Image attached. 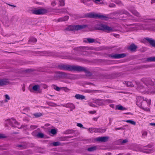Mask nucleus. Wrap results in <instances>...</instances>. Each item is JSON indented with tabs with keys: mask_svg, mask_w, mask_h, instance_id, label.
<instances>
[{
	"mask_svg": "<svg viewBox=\"0 0 155 155\" xmlns=\"http://www.w3.org/2000/svg\"><path fill=\"white\" fill-rule=\"evenodd\" d=\"M58 69L68 71H84L86 73H88L89 71L85 68L78 65H71L69 64H61L58 65Z\"/></svg>",
	"mask_w": 155,
	"mask_h": 155,
	"instance_id": "nucleus-1",
	"label": "nucleus"
},
{
	"mask_svg": "<svg viewBox=\"0 0 155 155\" xmlns=\"http://www.w3.org/2000/svg\"><path fill=\"white\" fill-rule=\"evenodd\" d=\"M136 104L139 107L146 111H150V109L147 107L150 104V100H147L143 97L139 96L137 98Z\"/></svg>",
	"mask_w": 155,
	"mask_h": 155,
	"instance_id": "nucleus-2",
	"label": "nucleus"
},
{
	"mask_svg": "<svg viewBox=\"0 0 155 155\" xmlns=\"http://www.w3.org/2000/svg\"><path fill=\"white\" fill-rule=\"evenodd\" d=\"M54 79L58 80L60 78L71 79L70 74L66 73L61 71H56L54 75Z\"/></svg>",
	"mask_w": 155,
	"mask_h": 155,
	"instance_id": "nucleus-3",
	"label": "nucleus"
},
{
	"mask_svg": "<svg viewBox=\"0 0 155 155\" xmlns=\"http://www.w3.org/2000/svg\"><path fill=\"white\" fill-rule=\"evenodd\" d=\"M87 25H70L65 28L64 29V31H73L75 30H78L87 27Z\"/></svg>",
	"mask_w": 155,
	"mask_h": 155,
	"instance_id": "nucleus-4",
	"label": "nucleus"
},
{
	"mask_svg": "<svg viewBox=\"0 0 155 155\" xmlns=\"http://www.w3.org/2000/svg\"><path fill=\"white\" fill-rule=\"evenodd\" d=\"M86 17L92 18H99L102 20H107L108 18L104 15H100L97 14H94L92 13H89L86 15Z\"/></svg>",
	"mask_w": 155,
	"mask_h": 155,
	"instance_id": "nucleus-5",
	"label": "nucleus"
},
{
	"mask_svg": "<svg viewBox=\"0 0 155 155\" xmlns=\"http://www.w3.org/2000/svg\"><path fill=\"white\" fill-rule=\"evenodd\" d=\"M5 124H8L12 127H17L18 128H19L20 124L15 119L12 118L11 119H9L5 121Z\"/></svg>",
	"mask_w": 155,
	"mask_h": 155,
	"instance_id": "nucleus-6",
	"label": "nucleus"
},
{
	"mask_svg": "<svg viewBox=\"0 0 155 155\" xmlns=\"http://www.w3.org/2000/svg\"><path fill=\"white\" fill-rule=\"evenodd\" d=\"M137 85H138L137 89L140 92L143 94H148L149 87L146 85L145 86L142 85H139V83L135 82Z\"/></svg>",
	"mask_w": 155,
	"mask_h": 155,
	"instance_id": "nucleus-7",
	"label": "nucleus"
},
{
	"mask_svg": "<svg viewBox=\"0 0 155 155\" xmlns=\"http://www.w3.org/2000/svg\"><path fill=\"white\" fill-rule=\"evenodd\" d=\"M141 81L147 86L148 85H153L154 84L155 79L150 78H143L141 79Z\"/></svg>",
	"mask_w": 155,
	"mask_h": 155,
	"instance_id": "nucleus-8",
	"label": "nucleus"
},
{
	"mask_svg": "<svg viewBox=\"0 0 155 155\" xmlns=\"http://www.w3.org/2000/svg\"><path fill=\"white\" fill-rule=\"evenodd\" d=\"M95 28L96 29L98 30H106L109 31H113V29L111 27L102 24L97 25Z\"/></svg>",
	"mask_w": 155,
	"mask_h": 155,
	"instance_id": "nucleus-9",
	"label": "nucleus"
},
{
	"mask_svg": "<svg viewBox=\"0 0 155 155\" xmlns=\"http://www.w3.org/2000/svg\"><path fill=\"white\" fill-rule=\"evenodd\" d=\"M47 12V10L44 9H33L31 11L32 14L36 15H42L46 13Z\"/></svg>",
	"mask_w": 155,
	"mask_h": 155,
	"instance_id": "nucleus-10",
	"label": "nucleus"
},
{
	"mask_svg": "<svg viewBox=\"0 0 155 155\" xmlns=\"http://www.w3.org/2000/svg\"><path fill=\"white\" fill-rule=\"evenodd\" d=\"M126 56L125 53L116 54H111L110 55L109 57L112 58L117 59L124 58Z\"/></svg>",
	"mask_w": 155,
	"mask_h": 155,
	"instance_id": "nucleus-11",
	"label": "nucleus"
},
{
	"mask_svg": "<svg viewBox=\"0 0 155 155\" xmlns=\"http://www.w3.org/2000/svg\"><path fill=\"white\" fill-rule=\"evenodd\" d=\"M134 7H129L128 8V9L136 17H140L141 15L136 10H134Z\"/></svg>",
	"mask_w": 155,
	"mask_h": 155,
	"instance_id": "nucleus-12",
	"label": "nucleus"
},
{
	"mask_svg": "<svg viewBox=\"0 0 155 155\" xmlns=\"http://www.w3.org/2000/svg\"><path fill=\"white\" fill-rule=\"evenodd\" d=\"M116 14H118L119 15L124 14L126 15L128 17H131L132 19L133 18V16L131 15L129 12L124 9L118 11L116 12Z\"/></svg>",
	"mask_w": 155,
	"mask_h": 155,
	"instance_id": "nucleus-13",
	"label": "nucleus"
},
{
	"mask_svg": "<svg viewBox=\"0 0 155 155\" xmlns=\"http://www.w3.org/2000/svg\"><path fill=\"white\" fill-rule=\"evenodd\" d=\"M144 39L147 41L153 47H155V40L152 38L148 37L144 38Z\"/></svg>",
	"mask_w": 155,
	"mask_h": 155,
	"instance_id": "nucleus-14",
	"label": "nucleus"
},
{
	"mask_svg": "<svg viewBox=\"0 0 155 155\" xmlns=\"http://www.w3.org/2000/svg\"><path fill=\"white\" fill-rule=\"evenodd\" d=\"M9 83V81L8 79H0V86H3L7 85Z\"/></svg>",
	"mask_w": 155,
	"mask_h": 155,
	"instance_id": "nucleus-15",
	"label": "nucleus"
},
{
	"mask_svg": "<svg viewBox=\"0 0 155 155\" xmlns=\"http://www.w3.org/2000/svg\"><path fill=\"white\" fill-rule=\"evenodd\" d=\"M109 138V137L107 136L99 137L97 138V140L98 141L106 142L108 140Z\"/></svg>",
	"mask_w": 155,
	"mask_h": 155,
	"instance_id": "nucleus-16",
	"label": "nucleus"
},
{
	"mask_svg": "<svg viewBox=\"0 0 155 155\" xmlns=\"http://www.w3.org/2000/svg\"><path fill=\"white\" fill-rule=\"evenodd\" d=\"M86 39L83 40V42L86 43H93L95 42V40L92 38H86Z\"/></svg>",
	"mask_w": 155,
	"mask_h": 155,
	"instance_id": "nucleus-17",
	"label": "nucleus"
},
{
	"mask_svg": "<svg viewBox=\"0 0 155 155\" xmlns=\"http://www.w3.org/2000/svg\"><path fill=\"white\" fill-rule=\"evenodd\" d=\"M155 94V87H149L148 94Z\"/></svg>",
	"mask_w": 155,
	"mask_h": 155,
	"instance_id": "nucleus-18",
	"label": "nucleus"
},
{
	"mask_svg": "<svg viewBox=\"0 0 155 155\" xmlns=\"http://www.w3.org/2000/svg\"><path fill=\"white\" fill-rule=\"evenodd\" d=\"M94 103L98 105L102 106L104 104V100L96 99L94 101Z\"/></svg>",
	"mask_w": 155,
	"mask_h": 155,
	"instance_id": "nucleus-19",
	"label": "nucleus"
},
{
	"mask_svg": "<svg viewBox=\"0 0 155 155\" xmlns=\"http://www.w3.org/2000/svg\"><path fill=\"white\" fill-rule=\"evenodd\" d=\"M106 130L105 129H100L94 128V132H99V133H104L105 132Z\"/></svg>",
	"mask_w": 155,
	"mask_h": 155,
	"instance_id": "nucleus-20",
	"label": "nucleus"
},
{
	"mask_svg": "<svg viewBox=\"0 0 155 155\" xmlns=\"http://www.w3.org/2000/svg\"><path fill=\"white\" fill-rule=\"evenodd\" d=\"M68 18L69 17L68 16H65L64 17L58 18L57 20V21L58 22L65 21L68 20Z\"/></svg>",
	"mask_w": 155,
	"mask_h": 155,
	"instance_id": "nucleus-21",
	"label": "nucleus"
},
{
	"mask_svg": "<svg viewBox=\"0 0 155 155\" xmlns=\"http://www.w3.org/2000/svg\"><path fill=\"white\" fill-rule=\"evenodd\" d=\"M75 98L77 99L82 100L85 99V96L79 94H76L75 96Z\"/></svg>",
	"mask_w": 155,
	"mask_h": 155,
	"instance_id": "nucleus-22",
	"label": "nucleus"
},
{
	"mask_svg": "<svg viewBox=\"0 0 155 155\" xmlns=\"http://www.w3.org/2000/svg\"><path fill=\"white\" fill-rule=\"evenodd\" d=\"M88 47H78L77 49L78 51H84L88 49Z\"/></svg>",
	"mask_w": 155,
	"mask_h": 155,
	"instance_id": "nucleus-23",
	"label": "nucleus"
},
{
	"mask_svg": "<svg viewBox=\"0 0 155 155\" xmlns=\"http://www.w3.org/2000/svg\"><path fill=\"white\" fill-rule=\"evenodd\" d=\"M55 12L60 13H67L68 11L66 8H63L60 9H57Z\"/></svg>",
	"mask_w": 155,
	"mask_h": 155,
	"instance_id": "nucleus-24",
	"label": "nucleus"
},
{
	"mask_svg": "<svg viewBox=\"0 0 155 155\" xmlns=\"http://www.w3.org/2000/svg\"><path fill=\"white\" fill-rule=\"evenodd\" d=\"M129 48L130 51H134L137 48V46L134 44H133L130 45Z\"/></svg>",
	"mask_w": 155,
	"mask_h": 155,
	"instance_id": "nucleus-25",
	"label": "nucleus"
},
{
	"mask_svg": "<svg viewBox=\"0 0 155 155\" xmlns=\"http://www.w3.org/2000/svg\"><path fill=\"white\" fill-rule=\"evenodd\" d=\"M145 62L155 61V57H150L145 59Z\"/></svg>",
	"mask_w": 155,
	"mask_h": 155,
	"instance_id": "nucleus-26",
	"label": "nucleus"
},
{
	"mask_svg": "<svg viewBox=\"0 0 155 155\" xmlns=\"http://www.w3.org/2000/svg\"><path fill=\"white\" fill-rule=\"evenodd\" d=\"M149 31H155V24H149Z\"/></svg>",
	"mask_w": 155,
	"mask_h": 155,
	"instance_id": "nucleus-27",
	"label": "nucleus"
},
{
	"mask_svg": "<svg viewBox=\"0 0 155 155\" xmlns=\"http://www.w3.org/2000/svg\"><path fill=\"white\" fill-rule=\"evenodd\" d=\"M66 107L70 108L71 110L72 111L75 108V106L72 103H68L67 104V106H66Z\"/></svg>",
	"mask_w": 155,
	"mask_h": 155,
	"instance_id": "nucleus-28",
	"label": "nucleus"
},
{
	"mask_svg": "<svg viewBox=\"0 0 155 155\" xmlns=\"http://www.w3.org/2000/svg\"><path fill=\"white\" fill-rule=\"evenodd\" d=\"M116 109L123 110H126L127 109L125 107H124L121 105H117L116 106Z\"/></svg>",
	"mask_w": 155,
	"mask_h": 155,
	"instance_id": "nucleus-29",
	"label": "nucleus"
},
{
	"mask_svg": "<svg viewBox=\"0 0 155 155\" xmlns=\"http://www.w3.org/2000/svg\"><path fill=\"white\" fill-rule=\"evenodd\" d=\"M97 149V147L96 146H92L87 149V150L89 152H93L96 150Z\"/></svg>",
	"mask_w": 155,
	"mask_h": 155,
	"instance_id": "nucleus-30",
	"label": "nucleus"
},
{
	"mask_svg": "<svg viewBox=\"0 0 155 155\" xmlns=\"http://www.w3.org/2000/svg\"><path fill=\"white\" fill-rule=\"evenodd\" d=\"M149 24H143L142 25L141 29L149 30Z\"/></svg>",
	"mask_w": 155,
	"mask_h": 155,
	"instance_id": "nucleus-31",
	"label": "nucleus"
},
{
	"mask_svg": "<svg viewBox=\"0 0 155 155\" xmlns=\"http://www.w3.org/2000/svg\"><path fill=\"white\" fill-rule=\"evenodd\" d=\"M123 83L128 87H132L133 86V85L132 83L130 81H124Z\"/></svg>",
	"mask_w": 155,
	"mask_h": 155,
	"instance_id": "nucleus-32",
	"label": "nucleus"
},
{
	"mask_svg": "<svg viewBox=\"0 0 155 155\" xmlns=\"http://www.w3.org/2000/svg\"><path fill=\"white\" fill-rule=\"evenodd\" d=\"M42 53L43 54V55L45 56H51L53 55V54L50 52L44 51Z\"/></svg>",
	"mask_w": 155,
	"mask_h": 155,
	"instance_id": "nucleus-33",
	"label": "nucleus"
},
{
	"mask_svg": "<svg viewBox=\"0 0 155 155\" xmlns=\"http://www.w3.org/2000/svg\"><path fill=\"white\" fill-rule=\"evenodd\" d=\"M91 0H81L82 3L87 5H90L89 2Z\"/></svg>",
	"mask_w": 155,
	"mask_h": 155,
	"instance_id": "nucleus-34",
	"label": "nucleus"
},
{
	"mask_svg": "<svg viewBox=\"0 0 155 155\" xmlns=\"http://www.w3.org/2000/svg\"><path fill=\"white\" fill-rule=\"evenodd\" d=\"M114 2L117 4L119 6H121L123 5L122 2L119 0H115Z\"/></svg>",
	"mask_w": 155,
	"mask_h": 155,
	"instance_id": "nucleus-35",
	"label": "nucleus"
},
{
	"mask_svg": "<svg viewBox=\"0 0 155 155\" xmlns=\"http://www.w3.org/2000/svg\"><path fill=\"white\" fill-rule=\"evenodd\" d=\"M33 116L36 117H40L43 115V114L41 113H36L33 114Z\"/></svg>",
	"mask_w": 155,
	"mask_h": 155,
	"instance_id": "nucleus-36",
	"label": "nucleus"
},
{
	"mask_svg": "<svg viewBox=\"0 0 155 155\" xmlns=\"http://www.w3.org/2000/svg\"><path fill=\"white\" fill-rule=\"evenodd\" d=\"M132 27L133 29L132 30L133 31H134L137 30V26H138V24H134L130 25Z\"/></svg>",
	"mask_w": 155,
	"mask_h": 155,
	"instance_id": "nucleus-37",
	"label": "nucleus"
},
{
	"mask_svg": "<svg viewBox=\"0 0 155 155\" xmlns=\"http://www.w3.org/2000/svg\"><path fill=\"white\" fill-rule=\"evenodd\" d=\"M124 121L128 123H129L130 124L134 125H135L136 124V122L135 121L131 120H124Z\"/></svg>",
	"mask_w": 155,
	"mask_h": 155,
	"instance_id": "nucleus-38",
	"label": "nucleus"
},
{
	"mask_svg": "<svg viewBox=\"0 0 155 155\" xmlns=\"http://www.w3.org/2000/svg\"><path fill=\"white\" fill-rule=\"evenodd\" d=\"M40 89V86L39 85H35L32 87V89L33 90L35 91H37L39 90Z\"/></svg>",
	"mask_w": 155,
	"mask_h": 155,
	"instance_id": "nucleus-39",
	"label": "nucleus"
},
{
	"mask_svg": "<svg viewBox=\"0 0 155 155\" xmlns=\"http://www.w3.org/2000/svg\"><path fill=\"white\" fill-rule=\"evenodd\" d=\"M37 41V40L36 38H33V37H31V38H30V39L28 41V42H29H29L34 43V42H36Z\"/></svg>",
	"mask_w": 155,
	"mask_h": 155,
	"instance_id": "nucleus-40",
	"label": "nucleus"
},
{
	"mask_svg": "<svg viewBox=\"0 0 155 155\" xmlns=\"http://www.w3.org/2000/svg\"><path fill=\"white\" fill-rule=\"evenodd\" d=\"M153 151V149H150L148 150H147L145 151H144L143 152L146 153H152Z\"/></svg>",
	"mask_w": 155,
	"mask_h": 155,
	"instance_id": "nucleus-41",
	"label": "nucleus"
},
{
	"mask_svg": "<svg viewBox=\"0 0 155 155\" xmlns=\"http://www.w3.org/2000/svg\"><path fill=\"white\" fill-rule=\"evenodd\" d=\"M52 145L54 146H57L61 145V143L59 142H56L52 143Z\"/></svg>",
	"mask_w": 155,
	"mask_h": 155,
	"instance_id": "nucleus-42",
	"label": "nucleus"
},
{
	"mask_svg": "<svg viewBox=\"0 0 155 155\" xmlns=\"http://www.w3.org/2000/svg\"><path fill=\"white\" fill-rule=\"evenodd\" d=\"M59 5L61 6H63L65 5L64 0H59Z\"/></svg>",
	"mask_w": 155,
	"mask_h": 155,
	"instance_id": "nucleus-43",
	"label": "nucleus"
},
{
	"mask_svg": "<svg viewBox=\"0 0 155 155\" xmlns=\"http://www.w3.org/2000/svg\"><path fill=\"white\" fill-rule=\"evenodd\" d=\"M37 136L39 138H43L44 137V135L43 133H39L37 134Z\"/></svg>",
	"mask_w": 155,
	"mask_h": 155,
	"instance_id": "nucleus-44",
	"label": "nucleus"
},
{
	"mask_svg": "<svg viewBox=\"0 0 155 155\" xmlns=\"http://www.w3.org/2000/svg\"><path fill=\"white\" fill-rule=\"evenodd\" d=\"M50 133L53 134H55L57 133V131L55 129H51Z\"/></svg>",
	"mask_w": 155,
	"mask_h": 155,
	"instance_id": "nucleus-45",
	"label": "nucleus"
},
{
	"mask_svg": "<svg viewBox=\"0 0 155 155\" xmlns=\"http://www.w3.org/2000/svg\"><path fill=\"white\" fill-rule=\"evenodd\" d=\"M5 98H6V100H5V101L6 102H7L8 101V100H9L10 99V97H9V95L8 94H5Z\"/></svg>",
	"mask_w": 155,
	"mask_h": 155,
	"instance_id": "nucleus-46",
	"label": "nucleus"
},
{
	"mask_svg": "<svg viewBox=\"0 0 155 155\" xmlns=\"http://www.w3.org/2000/svg\"><path fill=\"white\" fill-rule=\"evenodd\" d=\"M65 79V80H61V81L67 84H69L70 83V82L67 80V79Z\"/></svg>",
	"mask_w": 155,
	"mask_h": 155,
	"instance_id": "nucleus-47",
	"label": "nucleus"
},
{
	"mask_svg": "<svg viewBox=\"0 0 155 155\" xmlns=\"http://www.w3.org/2000/svg\"><path fill=\"white\" fill-rule=\"evenodd\" d=\"M104 103L107 102L108 103H113V101L112 100L108 99V100H104Z\"/></svg>",
	"mask_w": 155,
	"mask_h": 155,
	"instance_id": "nucleus-48",
	"label": "nucleus"
},
{
	"mask_svg": "<svg viewBox=\"0 0 155 155\" xmlns=\"http://www.w3.org/2000/svg\"><path fill=\"white\" fill-rule=\"evenodd\" d=\"M17 147H18L20 148H22V149H24L25 148V146H23L21 144H18L16 145Z\"/></svg>",
	"mask_w": 155,
	"mask_h": 155,
	"instance_id": "nucleus-49",
	"label": "nucleus"
},
{
	"mask_svg": "<svg viewBox=\"0 0 155 155\" xmlns=\"http://www.w3.org/2000/svg\"><path fill=\"white\" fill-rule=\"evenodd\" d=\"M93 91L92 90H85L84 91V92L85 93H91L93 92Z\"/></svg>",
	"mask_w": 155,
	"mask_h": 155,
	"instance_id": "nucleus-50",
	"label": "nucleus"
},
{
	"mask_svg": "<svg viewBox=\"0 0 155 155\" xmlns=\"http://www.w3.org/2000/svg\"><path fill=\"white\" fill-rule=\"evenodd\" d=\"M37 126L36 125H31L30 126V128L31 129H34L37 127Z\"/></svg>",
	"mask_w": 155,
	"mask_h": 155,
	"instance_id": "nucleus-51",
	"label": "nucleus"
},
{
	"mask_svg": "<svg viewBox=\"0 0 155 155\" xmlns=\"http://www.w3.org/2000/svg\"><path fill=\"white\" fill-rule=\"evenodd\" d=\"M122 139H119L117 140V143L119 145H122Z\"/></svg>",
	"mask_w": 155,
	"mask_h": 155,
	"instance_id": "nucleus-52",
	"label": "nucleus"
},
{
	"mask_svg": "<svg viewBox=\"0 0 155 155\" xmlns=\"http://www.w3.org/2000/svg\"><path fill=\"white\" fill-rule=\"evenodd\" d=\"M56 3L55 1H53L51 4V5L53 7L55 6L56 5Z\"/></svg>",
	"mask_w": 155,
	"mask_h": 155,
	"instance_id": "nucleus-53",
	"label": "nucleus"
},
{
	"mask_svg": "<svg viewBox=\"0 0 155 155\" xmlns=\"http://www.w3.org/2000/svg\"><path fill=\"white\" fill-rule=\"evenodd\" d=\"M128 140L127 139H125L124 140H122V144L123 143H124L127 142H128Z\"/></svg>",
	"mask_w": 155,
	"mask_h": 155,
	"instance_id": "nucleus-54",
	"label": "nucleus"
},
{
	"mask_svg": "<svg viewBox=\"0 0 155 155\" xmlns=\"http://www.w3.org/2000/svg\"><path fill=\"white\" fill-rule=\"evenodd\" d=\"M89 132L90 133L94 132V128H89Z\"/></svg>",
	"mask_w": 155,
	"mask_h": 155,
	"instance_id": "nucleus-55",
	"label": "nucleus"
},
{
	"mask_svg": "<svg viewBox=\"0 0 155 155\" xmlns=\"http://www.w3.org/2000/svg\"><path fill=\"white\" fill-rule=\"evenodd\" d=\"M115 6V5L113 3H111L109 4V6L110 7H114Z\"/></svg>",
	"mask_w": 155,
	"mask_h": 155,
	"instance_id": "nucleus-56",
	"label": "nucleus"
},
{
	"mask_svg": "<svg viewBox=\"0 0 155 155\" xmlns=\"http://www.w3.org/2000/svg\"><path fill=\"white\" fill-rule=\"evenodd\" d=\"M6 137L3 134H0V139L1 138H6Z\"/></svg>",
	"mask_w": 155,
	"mask_h": 155,
	"instance_id": "nucleus-57",
	"label": "nucleus"
},
{
	"mask_svg": "<svg viewBox=\"0 0 155 155\" xmlns=\"http://www.w3.org/2000/svg\"><path fill=\"white\" fill-rule=\"evenodd\" d=\"M23 120L24 121L28 122L29 121V119L27 117H25L23 118Z\"/></svg>",
	"mask_w": 155,
	"mask_h": 155,
	"instance_id": "nucleus-58",
	"label": "nucleus"
},
{
	"mask_svg": "<svg viewBox=\"0 0 155 155\" xmlns=\"http://www.w3.org/2000/svg\"><path fill=\"white\" fill-rule=\"evenodd\" d=\"M63 88H64V90L65 92H68V91H69L70 90L67 87H64Z\"/></svg>",
	"mask_w": 155,
	"mask_h": 155,
	"instance_id": "nucleus-59",
	"label": "nucleus"
},
{
	"mask_svg": "<svg viewBox=\"0 0 155 155\" xmlns=\"http://www.w3.org/2000/svg\"><path fill=\"white\" fill-rule=\"evenodd\" d=\"M147 134V132L146 131H144L142 133V136H146Z\"/></svg>",
	"mask_w": 155,
	"mask_h": 155,
	"instance_id": "nucleus-60",
	"label": "nucleus"
},
{
	"mask_svg": "<svg viewBox=\"0 0 155 155\" xmlns=\"http://www.w3.org/2000/svg\"><path fill=\"white\" fill-rule=\"evenodd\" d=\"M77 126L80 127H82L83 126L82 124L81 123H77Z\"/></svg>",
	"mask_w": 155,
	"mask_h": 155,
	"instance_id": "nucleus-61",
	"label": "nucleus"
},
{
	"mask_svg": "<svg viewBox=\"0 0 155 155\" xmlns=\"http://www.w3.org/2000/svg\"><path fill=\"white\" fill-rule=\"evenodd\" d=\"M96 112V111L95 110H93V111H90L89 112V113L91 114H94Z\"/></svg>",
	"mask_w": 155,
	"mask_h": 155,
	"instance_id": "nucleus-62",
	"label": "nucleus"
},
{
	"mask_svg": "<svg viewBox=\"0 0 155 155\" xmlns=\"http://www.w3.org/2000/svg\"><path fill=\"white\" fill-rule=\"evenodd\" d=\"M109 106L110 107L112 108H114V104H111L109 105Z\"/></svg>",
	"mask_w": 155,
	"mask_h": 155,
	"instance_id": "nucleus-63",
	"label": "nucleus"
},
{
	"mask_svg": "<svg viewBox=\"0 0 155 155\" xmlns=\"http://www.w3.org/2000/svg\"><path fill=\"white\" fill-rule=\"evenodd\" d=\"M150 125L152 126H155V123H150Z\"/></svg>",
	"mask_w": 155,
	"mask_h": 155,
	"instance_id": "nucleus-64",
	"label": "nucleus"
}]
</instances>
